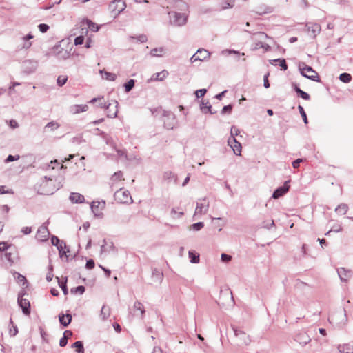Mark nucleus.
Masks as SVG:
<instances>
[{"mask_svg": "<svg viewBox=\"0 0 353 353\" xmlns=\"http://www.w3.org/2000/svg\"><path fill=\"white\" fill-rule=\"evenodd\" d=\"M319 332H320L322 335H323V336H325V335L326 334V331H325V329H323V328H320V329H319Z\"/></svg>", "mask_w": 353, "mask_h": 353, "instance_id": "774afa93", "label": "nucleus"}, {"mask_svg": "<svg viewBox=\"0 0 353 353\" xmlns=\"http://www.w3.org/2000/svg\"><path fill=\"white\" fill-rule=\"evenodd\" d=\"M274 62H279V65L281 67L282 70H286L288 69V65L285 59H274L271 61V63L273 64Z\"/></svg>", "mask_w": 353, "mask_h": 353, "instance_id": "f704fd0d", "label": "nucleus"}, {"mask_svg": "<svg viewBox=\"0 0 353 353\" xmlns=\"http://www.w3.org/2000/svg\"><path fill=\"white\" fill-rule=\"evenodd\" d=\"M125 178L121 171H119L112 174L110 179V185L113 189L123 188Z\"/></svg>", "mask_w": 353, "mask_h": 353, "instance_id": "20e7f679", "label": "nucleus"}, {"mask_svg": "<svg viewBox=\"0 0 353 353\" xmlns=\"http://www.w3.org/2000/svg\"><path fill=\"white\" fill-rule=\"evenodd\" d=\"M299 69L303 76L315 81H319L318 73L312 67L307 65L305 63L299 64Z\"/></svg>", "mask_w": 353, "mask_h": 353, "instance_id": "7ed1b4c3", "label": "nucleus"}, {"mask_svg": "<svg viewBox=\"0 0 353 353\" xmlns=\"http://www.w3.org/2000/svg\"><path fill=\"white\" fill-rule=\"evenodd\" d=\"M72 336V332L70 330H65L63 333V337L67 340Z\"/></svg>", "mask_w": 353, "mask_h": 353, "instance_id": "603ef678", "label": "nucleus"}, {"mask_svg": "<svg viewBox=\"0 0 353 353\" xmlns=\"http://www.w3.org/2000/svg\"><path fill=\"white\" fill-rule=\"evenodd\" d=\"M298 109H299V112H300V114H301V117H302V118H303V119L304 121V123L305 124H307L308 123L307 118V115H306V113H305L303 108L301 105H299L298 106Z\"/></svg>", "mask_w": 353, "mask_h": 353, "instance_id": "c9c22d12", "label": "nucleus"}, {"mask_svg": "<svg viewBox=\"0 0 353 353\" xmlns=\"http://www.w3.org/2000/svg\"><path fill=\"white\" fill-rule=\"evenodd\" d=\"M206 92V89H200L196 91L195 94L196 97L201 98L205 94Z\"/></svg>", "mask_w": 353, "mask_h": 353, "instance_id": "37998d69", "label": "nucleus"}, {"mask_svg": "<svg viewBox=\"0 0 353 353\" xmlns=\"http://www.w3.org/2000/svg\"><path fill=\"white\" fill-rule=\"evenodd\" d=\"M210 57V53L205 49H199L197 52L191 57V62L196 61H205Z\"/></svg>", "mask_w": 353, "mask_h": 353, "instance_id": "1a4fd4ad", "label": "nucleus"}, {"mask_svg": "<svg viewBox=\"0 0 353 353\" xmlns=\"http://www.w3.org/2000/svg\"><path fill=\"white\" fill-rule=\"evenodd\" d=\"M72 320V316L70 314H61L59 315V321L60 323L65 327L68 326Z\"/></svg>", "mask_w": 353, "mask_h": 353, "instance_id": "5701e85b", "label": "nucleus"}, {"mask_svg": "<svg viewBox=\"0 0 353 353\" xmlns=\"http://www.w3.org/2000/svg\"><path fill=\"white\" fill-rule=\"evenodd\" d=\"M101 74L102 75L103 79L108 81H114L117 78V75L112 72L101 71Z\"/></svg>", "mask_w": 353, "mask_h": 353, "instance_id": "393cba45", "label": "nucleus"}, {"mask_svg": "<svg viewBox=\"0 0 353 353\" xmlns=\"http://www.w3.org/2000/svg\"><path fill=\"white\" fill-rule=\"evenodd\" d=\"M268 76H269V73H267L265 76H264V78H263V81H264V87L265 88H268L270 87V83H269V81H268Z\"/></svg>", "mask_w": 353, "mask_h": 353, "instance_id": "09e8293b", "label": "nucleus"}, {"mask_svg": "<svg viewBox=\"0 0 353 353\" xmlns=\"http://www.w3.org/2000/svg\"><path fill=\"white\" fill-rule=\"evenodd\" d=\"M294 89H295V91L298 93V94H299V95L302 99H305V100H309V99H310V95H309L307 92H304V91L301 90L299 87L295 86V88H294Z\"/></svg>", "mask_w": 353, "mask_h": 353, "instance_id": "c756f323", "label": "nucleus"}, {"mask_svg": "<svg viewBox=\"0 0 353 353\" xmlns=\"http://www.w3.org/2000/svg\"><path fill=\"white\" fill-rule=\"evenodd\" d=\"M189 257L192 263H196L199 261V255L193 252H189Z\"/></svg>", "mask_w": 353, "mask_h": 353, "instance_id": "72a5a7b5", "label": "nucleus"}, {"mask_svg": "<svg viewBox=\"0 0 353 353\" xmlns=\"http://www.w3.org/2000/svg\"><path fill=\"white\" fill-rule=\"evenodd\" d=\"M139 313L141 316H143L145 313V309L143 305L140 302H136L134 305V314L138 315Z\"/></svg>", "mask_w": 353, "mask_h": 353, "instance_id": "412c9836", "label": "nucleus"}, {"mask_svg": "<svg viewBox=\"0 0 353 353\" xmlns=\"http://www.w3.org/2000/svg\"><path fill=\"white\" fill-rule=\"evenodd\" d=\"M134 81L133 79L130 80L124 85L125 91L126 92L130 91L132 89V88L134 87Z\"/></svg>", "mask_w": 353, "mask_h": 353, "instance_id": "58836bf2", "label": "nucleus"}, {"mask_svg": "<svg viewBox=\"0 0 353 353\" xmlns=\"http://www.w3.org/2000/svg\"><path fill=\"white\" fill-rule=\"evenodd\" d=\"M100 267H101V268L103 269V270L105 272V274L107 275V276H108V277H109V276H110V273H111V272H110V270H107V269H105V268H103L102 266H100Z\"/></svg>", "mask_w": 353, "mask_h": 353, "instance_id": "69168bd1", "label": "nucleus"}, {"mask_svg": "<svg viewBox=\"0 0 353 353\" xmlns=\"http://www.w3.org/2000/svg\"><path fill=\"white\" fill-rule=\"evenodd\" d=\"M105 110L107 111L108 117H116L118 113L117 102L114 101L112 103H108L105 107Z\"/></svg>", "mask_w": 353, "mask_h": 353, "instance_id": "9d476101", "label": "nucleus"}, {"mask_svg": "<svg viewBox=\"0 0 353 353\" xmlns=\"http://www.w3.org/2000/svg\"><path fill=\"white\" fill-rule=\"evenodd\" d=\"M221 260L223 262H228L231 260V256L230 255H228L226 254H221Z\"/></svg>", "mask_w": 353, "mask_h": 353, "instance_id": "8fccbe9b", "label": "nucleus"}, {"mask_svg": "<svg viewBox=\"0 0 353 353\" xmlns=\"http://www.w3.org/2000/svg\"><path fill=\"white\" fill-rule=\"evenodd\" d=\"M10 126L12 128H16L18 127V123L16 121L14 120H11L10 121Z\"/></svg>", "mask_w": 353, "mask_h": 353, "instance_id": "bf43d9fd", "label": "nucleus"}, {"mask_svg": "<svg viewBox=\"0 0 353 353\" xmlns=\"http://www.w3.org/2000/svg\"><path fill=\"white\" fill-rule=\"evenodd\" d=\"M91 43H92V41L90 39H88V41H86V43H85V48H90L91 47Z\"/></svg>", "mask_w": 353, "mask_h": 353, "instance_id": "338daca9", "label": "nucleus"}, {"mask_svg": "<svg viewBox=\"0 0 353 353\" xmlns=\"http://www.w3.org/2000/svg\"><path fill=\"white\" fill-rule=\"evenodd\" d=\"M114 327L116 330V331L118 332H120L121 330V326L117 323L114 325Z\"/></svg>", "mask_w": 353, "mask_h": 353, "instance_id": "e2e57ef3", "label": "nucleus"}, {"mask_svg": "<svg viewBox=\"0 0 353 353\" xmlns=\"http://www.w3.org/2000/svg\"><path fill=\"white\" fill-rule=\"evenodd\" d=\"M163 51H164V50L161 47V48H156L152 49L150 51V54L153 57H159V56L162 55V54L163 53Z\"/></svg>", "mask_w": 353, "mask_h": 353, "instance_id": "2f4dec72", "label": "nucleus"}, {"mask_svg": "<svg viewBox=\"0 0 353 353\" xmlns=\"http://www.w3.org/2000/svg\"><path fill=\"white\" fill-rule=\"evenodd\" d=\"M18 303L24 314L29 315L30 314V303L29 300L24 297V294L19 296Z\"/></svg>", "mask_w": 353, "mask_h": 353, "instance_id": "6e6552de", "label": "nucleus"}, {"mask_svg": "<svg viewBox=\"0 0 353 353\" xmlns=\"http://www.w3.org/2000/svg\"><path fill=\"white\" fill-rule=\"evenodd\" d=\"M72 46L68 43L60 42L52 49V54L59 60H65L71 55Z\"/></svg>", "mask_w": 353, "mask_h": 353, "instance_id": "f03ea898", "label": "nucleus"}, {"mask_svg": "<svg viewBox=\"0 0 353 353\" xmlns=\"http://www.w3.org/2000/svg\"><path fill=\"white\" fill-rule=\"evenodd\" d=\"M210 108H211V105H209V106H207V105H203L201 107V110H203V111L205 112V111H208V112H210Z\"/></svg>", "mask_w": 353, "mask_h": 353, "instance_id": "680f3d73", "label": "nucleus"}, {"mask_svg": "<svg viewBox=\"0 0 353 353\" xmlns=\"http://www.w3.org/2000/svg\"><path fill=\"white\" fill-rule=\"evenodd\" d=\"M232 109V106L231 105H228L223 107L222 109V113L225 114L226 112L230 113Z\"/></svg>", "mask_w": 353, "mask_h": 353, "instance_id": "49530a36", "label": "nucleus"}, {"mask_svg": "<svg viewBox=\"0 0 353 353\" xmlns=\"http://www.w3.org/2000/svg\"><path fill=\"white\" fill-rule=\"evenodd\" d=\"M81 28L82 30V34H87L88 32V29H90L92 32H97L99 29V26L89 19H84L81 22Z\"/></svg>", "mask_w": 353, "mask_h": 353, "instance_id": "0eeeda50", "label": "nucleus"}, {"mask_svg": "<svg viewBox=\"0 0 353 353\" xmlns=\"http://www.w3.org/2000/svg\"><path fill=\"white\" fill-rule=\"evenodd\" d=\"M69 199L72 203H83L85 201L84 196L78 192H72Z\"/></svg>", "mask_w": 353, "mask_h": 353, "instance_id": "2eb2a0df", "label": "nucleus"}, {"mask_svg": "<svg viewBox=\"0 0 353 353\" xmlns=\"http://www.w3.org/2000/svg\"><path fill=\"white\" fill-rule=\"evenodd\" d=\"M59 127V125L56 122H50L48 123L45 128L47 130H54L55 129H57Z\"/></svg>", "mask_w": 353, "mask_h": 353, "instance_id": "e433bc0d", "label": "nucleus"}, {"mask_svg": "<svg viewBox=\"0 0 353 353\" xmlns=\"http://www.w3.org/2000/svg\"><path fill=\"white\" fill-rule=\"evenodd\" d=\"M234 332H235V336L237 337H239L243 341V343L244 344L247 345L250 343V337L245 332H243L241 330H234Z\"/></svg>", "mask_w": 353, "mask_h": 353, "instance_id": "aec40b11", "label": "nucleus"}, {"mask_svg": "<svg viewBox=\"0 0 353 353\" xmlns=\"http://www.w3.org/2000/svg\"><path fill=\"white\" fill-rule=\"evenodd\" d=\"M51 241H52V243L53 245H57V246H58V244L60 243L59 239L57 237H55V236H53L52 238Z\"/></svg>", "mask_w": 353, "mask_h": 353, "instance_id": "13d9d810", "label": "nucleus"}, {"mask_svg": "<svg viewBox=\"0 0 353 353\" xmlns=\"http://www.w3.org/2000/svg\"><path fill=\"white\" fill-rule=\"evenodd\" d=\"M22 232L25 234H28L32 232V229L30 227H24L22 228Z\"/></svg>", "mask_w": 353, "mask_h": 353, "instance_id": "6e6d98bb", "label": "nucleus"}, {"mask_svg": "<svg viewBox=\"0 0 353 353\" xmlns=\"http://www.w3.org/2000/svg\"><path fill=\"white\" fill-rule=\"evenodd\" d=\"M68 81V77L66 75H59L57 78V83L60 87L63 86Z\"/></svg>", "mask_w": 353, "mask_h": 353, "instance_id": "473e14b6", "label": "nucleus"}, {"mask_svg": "<svg viewBox=\"0 0 353 353\" xmlns=\"http://www.w3.org/2000/svg\"><path fill=\"white\" fill-rule=\"evenodd\" d=\"M10 323L12 324V327L10 329L9 333L11 336H14L18 333V329L13 325L12 321H10Z\"/></svg>", "mask_w": 353, "mask_h": 353, "instance_id": "ea45409f", "label": "nucleus"}, {"mask_svg": "<svg viewBox=\"0 0 353 353\" xmlns=\"http://www.w3.org/2000/svg\"><path fill=\"white\" fill-rule=\"evenodd\" d=\"M17 280L19 282L22 283L23 284H24L26 281V277L20 274H18Z\"/></svg>", "mask_w": 353, "mask_h": 353, "instance_id": "864d4df0", "label": "nucleus"}, {"mask_svg": "<svg viewBox=\"0 0 353 353\" xmlns=\"http://www.w3.org/2000/svg\"><path fill=\"white\" fill-rule=\"evenodd\" d=\"M90 103H97V106L101 108H105L108 105V103L104 101L103 97H99L96 98H93L90 101Z\"/></svg>", "mask_w": 353, "mask_h": 353, "instance_id": "a211bd4d", "label": "nucleus"}, {"mask_svg": "<svg viewBox=\"0 0 353 353\" xmlns=\"http://www.w3.org/2000/svg\"><path fill=\"white\" fill-rule=\"evenodd\" d=\"M72 348L78 353H84V348L81 341H76L72 345Z\"/></svg>", "mask_w": 353, "mask_h": 353, "instance_id": "c85d7f7f", "label": "nucleus"}, {"mask_svg": "<svg viewBox=\"0 0 353 353\" xmlns=\"http://www.w3.org/2000/svg\"><path fill=\"white\" fill-rule=\"evenodd\" d=\"M168 74H169V72L167 70H163L161 72L154 74L153 75L152 79L156 81H163L167 78Z\"/></svg>", "mask_w": 353, "mask_h": 353, "instance_id": "b1692460", "label": "nucleus"}, {"mask_svg": "<svg viewBox=\"0 0 353 353\" xmlns=\"http://www.w3.org/2000/svg\"><path fill=\"white\" fill-rule=\"evenodd\" d=\"M339 350L341 353H352L353 347L349 345H341L339 346Z\"/></svg>", "mask_w": 353, "mask_h": 353, "instance_id": "cd10ccee", "label": "nucleus"}, {"mask_svg": "<svg viewBox=\"0 0 353 353\" xmlns=\"http://www.w3.org/2000/svg\"><path fill=\"white\" fill-rule=\"evenodd\" d=\"M272 11V8L266 5H261L256 7V12L259 14H265L268 13H270Z\"/></svg>", "mask_w": 353, "mask_h": 353, "instance_id": "f3484780", "label": "nucleus"}, {"mask_svg": "<svg viewBox=\"0 0 353 353\" xmlns=\"http://www.w3.org/2000/svg\"><path fill=\"white\" fill-rule=\"evenodd\" d=\"M125 8V3L121 0H114L112 1L109 6L110 12L114 17L117 16L120 12L123 11Z\"/></svg>", "mask_w": 353, "mask_h": 353, "instance_id": "423d86ee", "label": "nucleus"}, {"mask_svg": "<svg viewBox=\"0 0 353 353\" xmlns=\"http://www.w3.org/2000/svg\"><path fill=\"white\" fill-rule=\"evenodd\" d=\"M114 199L121 203H128L132 201L131 195L128 190H125L123 188H119L114 193Z\"/></svg>", "mask_w": 353, "mask_h": 353, "instance_id": "39448f33", "label": "nucleus"}, {"mask_svg": "<svg viewBox=\"0 0 353 353\" xmlns=\"http://www.w3.org/2000/svg\"><path fill=\"white\" fill-rule=\"evenodd\" d=\"M84 41V37L83 35L79 36L75 38L74 39V44L76 46L81 45L83 43Z\"/></svg>", "mask_w": 353, "mask_h": 353, "instance_id": "a19ab883", "label": "nucleus"}, {"mask_svg": "<svg viewBox=\"0 0 353 353\" xmlns=\"http://www.w3.org/2000/svg\"><path fill=\"white\" fill-rule=\"evenodd\" d=\"M302 161H303V160H302L301 159H296V160L292 162V166H293V168H299V164H300V163H301V162H302Z\"/></svg>", "mask_w": 353, "mask_h": 353, "instance_id": "3c124183", "label": "nucleus"}, {"mask_svg": "<svg viewBox=\"0 0 353 353\" xmlns=\"http://www.w3.org/2000/svg\"><path fill=\"white\" fill-rule=\"evenodd\" d=\"M209 204L205 199H200L197 203L196 208L195 209V215L202 214L207 212Z\"/></svg>", "mask_w": 353, "mask_h": 353, "instance_id": "9b49d317", "label": "nucleus"}, {"mask_svg": "<svg viewBox=\"0 0 353 353\" xmlns=\"http://www.w3.org/2000/svg\"><path fill=\"white\" fill-rule=\"evenodd\" d=\"M19 159V155H17V156H12V155H9L6 160V162L8 163V162H10V161H15V160H18Z\"/></svg>", "mask_w": 353, "mask_h": 353, "instance_id": "de8ad7c7", "label": "nucleus"}, {"mask_svg": "<svg viewBox=\"0 0 353 353\" xmlns=\"http://www.w3.org/2000/svg\"><path fill=\"white\" fill-rule=\"evenodd\" d=\"M203 227V223H202V222H199L197 223H194V224L192 225V226H191L192 229L194 230H196V231L201 230Z\"/></svg>", "mask_w": 353, "mask_h": 353, "instance_id": "79ce46f5", "label": "nucleus"}, {"mask_svg": "<svg viewBox=\"0 0 353 353\" xmlns=\"http://www.w3.org/2000/svg\"><path fill=\"white\" fill-rule=\"evenodd\" d=\"M7 245L5 242H0V252L3 251L6 249Z\"/></svg>", "mask_w": 353, "mask_h": 353, "instance_id": "052dcab7", "label": "nucleus"}, {"mask_svg": "<svg viewBox=\"0 0 353 353\" xmlns=\"http://www.w3.org/2000/svg\"><path fill=\"white\" fill-rule=\"evenodd\" d=\"M68 340L64 337L61 338L59 341V345L61 347H65L67 345Z\"/></svg>", "mask_w": 353, "mask_h": 353, "instance_id": "5fc2aeb1", "label": "nucleus"}, {"mask_svg": "<svg viewBox=\"0 0 353 353\" xmlns=\"http://www.w3.org/2000/svg\"><path fill=\"white\" fill-rule=\"evenodd\" d=\"M234 0H222L219 3V10H225L233 8Z\"/></svg>", "mask_w": 353, "mask_h": 353, "instance_id": "6ab92c4d", "label": "nucleus"}, {"mask_svg": "<svg viewBox=\"0 0 353 353\" xmlns=\"http://www.w3.org/2000/svg\"><path fill=\"white\" fill-rule=\"evenodd\" d=\"M85 291V288L83 286H79L75 288V292H79V294H83Z\"/></svg>", "mask_w": 353, "mask_h": 353, "instance_id": "4d7b16f0", "label": "nucleus"}, {"mask_svg": "<svg viewBox=\"0 0 353 353\" xmlns=\"http://www.w3.org/2000/svg\"><path fill=\"white\" fill-rule=\"evenodd\" d=\"M338 274L343 281H347L352 276V272L350 271L345 270L343 268H341L338 270Z\"/></svg>", "mask_w": 353, "mask_h": 353, "instance_id": "4be33fe9", "label": "nucleus"}, {"mask_svg": "<svg viewBox=\"0 0 353 353\" xmlns=\"http://www.w3.org/2000/svg\"><path fill=\"white\" fill-rule=\"evenodd\" d=\"M88 110V106L84 105H73L70 107V112L72 114H79Z\"/></svg>", "mask_w": 353, "mask_h": 353, "instance_id": "4468645a", "label": "nucleus"}, {"mask_svg": "<svg viewBox=\"0 0 353 353\" xmlns=\"http://www.w3.org/2000/svg\"><path fill=\"white\" fill-rule=\"evenodd\" d=\"M39 30L42 32H46L49 29V26L47 24H40L39 25Z\"/></svg>", "mask_w": 353, "mask_h": 353, "instance_id": "c03bdc74", "label": "nucleus"}, {"mask_svg": "<svg viewBox=\"0 0 353 353\" xmlns=\"http://www.w3.org/2000/svg\"><path fill=\"white\" fill-rule=\"evenodd\" d=\"M86 268L91 270L94 267V262L92 259H90L87 261L85 265Z\"/></svg>", "mask_w": 353, "mask_h": 353, "instance_id": "a18cd8bd", "label": "nucleus"}, {"mask_svg": "<svg viewBox=\"0 0 353 353\" xmlns=\"http://www.w3.org/2000/svg\"><path fill=\"white\" fill-rule=\"evenodd\" d=\"M33 38V35L31 34H29L26 35V37H23V40L24 41L23 44L21 46V48L23 49H28L30 48L32 43L29 41L30 39Z\"/></svg>", "mask_w": 353, "mask_h": 353, "instance_id": "a878e982", "label": "nucleus"}, {"mask_svg": "<svg viewBox=\"0 0 353 353\" xmlns=\"http://www.w3.org/2000/svg\"><path fill=\"white\" fill-rule=\"evenodd\" d=\"M172 7L176 11L169 12L171 22L177 26L184 25L188 19V5L183 1L176 0Z\"/></svg>", "mask_w": 353, "mask_h": 353, "instance_id": "f257e3e1", "label": "nucleus"}, {"mask_svg": "<svg viewBox=\"0 0 353 353\" xmlns=\"http://www.w3.org/2000/svg\"><path fill=\"white\" fill-rule=\"evenodd\" d=\"M289 188H290V185H288V181H286L284 183L283 186L277 188L274 192L272 197L274 199H278V198L282 196L289 190Z\"/></svg>", "mask_w": 353, "mask_h": 353, "instance_id": "ddd939ff", "label": "nucleus"}, {"mask_svg": "<svg viewBox=\"0 0 353 353\" xmlns=\"http://www.w3.org/2000/svg\"><path fill=\"white\" fill-rule=\"evenodd\" d=\"M49 232L46 227H41L39 228L37 234V236L41 241L48 239Z\"/></svg>", "mask_w": 353, "mask_h": 353, "instance_id": "dca6fc26", "label": "nucleus"}, {"mask_svg": "<svg viewBox=\"0 0 353 353\" xmlns=\"http://www.w3.org/2000/svg\"><path fill=\"white\" fill-rule=\"evenodd\" d=\"M339 79L343 83H349L352 80V76L348 73H342L339 76Z\"/></svg>", "mask_w": 353, "mask_h": 353, "instance_id": "7c9ffc66", "label": "nucleus"}, {"mask_svg": "<svg viewBox=\"0 0 353 353\" xmlns=\"http://www.w3.org/2000/svg\"><path fill=\"white\" fill-rule=\"evenodd\" d=\"M129 39L132 42L137 41V42H140V43H145L148 40L147 37L145 34H141V35H139L138 37H132H132H129Z\"/></svg>", "mask_w": 353, "mask_h": 353, "instance_id": "bb28decb", "label": "nucleus"}, {"mask_svg": "<svg viewBox=\"0 0 353 353\" xmlns=\"http://www.w3.org/2000/svg\"><path fill=\"white\" fill-rule=\"evenodd\" d=\"M0 194H14V192L12 189L8 188L5 185H0Z\"/></svg>", "mask_w": 353, "mask_h": 353, "instance_id": "4c0bfd02", "label": "nucleus"}, {"mask_svg": "<svg viewBox=\"0 0 353 353\" xmlns=\"http://www.w3.org/2000/svg\"><path fill=\"white\" fill-rule=\"evenodd\" d=\"M228 145L233 150L234 154L237 155L241 154V145L239 142L236 141V139L233 137L229 138L228 141Z\"/></svg>", "mask_w": 353, "mask_h": 353, "instance_id": "f8f14e48", "label": "nucleus"}, {"mask_svg": "<svg viewBox=\"0 0 353 353\" xmlns=\"http://www.w3.org/2000/svg\"><path fill=\"white\" fill-rule=\"evenodd\" d=\"M51 294H52L53 296H58V295H59V292H58V290H56V289H52V290H51Z\"/></svg>", "mask_w": 353, "mask_h": 353, "instance_id": "0e129e2a", "label": "nucleus"}]
</instances>
